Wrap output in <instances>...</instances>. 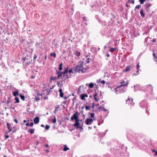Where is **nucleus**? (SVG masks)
Returning <instances> with one entry per match:
<instances>
[{
  "instance_id": "nucleus-1",
  "label": "nucleus",
  "mask_w": 157,
  "mask_h": 157,
  "mask_svg": "<svg viewBox=\"0 0 157 157\" xmlns=\"http://www.w3.org/2000/svg\"><path fill=\"white\" fill-rule=\"evenodd\" d=\"M83 62L80 61L78 62L75 67H74V70L76 72H78L79 73L81 71L82 73H84L86 72V68L83 67Z\"/></svg>"
},
{
  "instance_id": "nucleus-2",
  "label": "nucleus",
  "mask_w": 157,
  "mask_h": 157,
  "mask_svg": "<svg viewBox=\"0 0 157 157\" xmlns=\"http://www.w3.org/2000/svg\"><path fill=\"white\" fill-rule=\"evenodd\" d=\"M128 84V82H127L124 84H123L122 82H121V85H119L118 86L114 89V91L117 94L125 92L126 91V89L125 88H123L122 87L124 86H127Z\"/></svg>"
},
{
  "instance_id": "nucleus-3",
  "label": "nucleus",
  "mask_w": 157,
  "mask_h": 157,
  "mask_svg": "<svg viewBox=\"0 0 157 157\" xmlns=\"http://www.w3.org/2000/svg\"><path fill=\"white\" fill-rule=\"evenodd\" d=\"M140 106L142 107V108H146V112L147 113H148V106L147 105V102L146 100H144L141 101L139 104Z\"/></svg>"
},
{
  "instance_id": "nucleus-4",
  "label": "nucleus",
  "mask_w": 157,
  "mask_h": 157,
  "mask_svg": "<svg viewBox=\"0 0 157 157\" xmlns=\"http://www.w3.org/2000/svg\"><path fill=\"white\" fill-rule=\"evenodd\" d=\"M133 67L134 66L133 64H130L126 67L125 69L124 70V71L125 72H128L133 68Z\"/></svg>"
},
{
  "instance_id": "nucleus-5",
  "label": "nucleus",
  "mask_w": 157,
  "mask_h": 157,
  "mask_svg": "<svg viewBox=\"0 0 157 157\" xmlns=\"http://www.w3.org/2000/svg\"><path fill=\"white\" fill-rule=\"evenodd\" d=\"M71 75H63L62 77V80L60 81V82H62L63 81L64 82H65L66 80L69 78H71Z\"/></svg>"
},
{
  "instance_id": "nucleus-6",
  "label": "nucleus",
  "mask_w": 157,
  "mask_h": 157,
  "mask_svg": "<svg viewBox=\"0 0 157 157\" xmlns=\"http://www.w3.org/2000/svg\"><path fill=\"white\" fill-rule=\"evenodd\" d=\"M93 121V119L92 118L87 119L85 121V123L87 125L91 124Z\"/></svg>"
},
{
  "instance_id": "nucleus-7",
  "label": "nucleus",
  "mask_w": 157,
  "mask_h": 157,
  "mask_svg": "<svg viewBox=\"0 0 157 157\" xmlns=\"http://www.w3.org/2000/svg\"><path fill=\"white\" fill-rule=\"evenodd\" d=\"M39 122V118L37 117H36L34 119V122L35 124H36Z\"/></svg>"
},
{
  "instance_id": "nucleus-8",
  "label": "nucleus",
  "mask_w": 157,
  "mask_h": 157,
  "mask_svg": "<svg viewBox=\"0 0 157 157\" xmlns=\"http://www.w3.org/2000/svg\"><path fill=\"white\" fill-rule=\"evenodd\" d=\"M78 115H75V114H74L71 117V119L72 121L75 120L76 118H78Z\"/></svg>"
},
{
  "instance_id": "nucleus-9",
  "label": "nucleus",
  "mask_w": 157,
  "mask_h": 157,
  "mask_svg": "<svg viewBox=\"0 0 157 157\" xmlns=\"http://www.w3.org/2000/svg\"><path fill=\"white\" fill-rule=\"evenodd\" d=\"M56 74L59 78L61 77L63 75L62 72H60V71H58L57 70L56 71Z\"/></svg>"
},
{
  "instance_id": "nucleus-10",
  "label": "nucleus",
  "mask_w": 157,
  "mask_h": 157,
  "mask_svg": "<svg viewBox=\"0 0 157 157\" xmlns=\"http://www.w3.org/2000/svg\"><path fill=\"white\" fill-rule=\"evenodd\" d=\"M119 150L117 147H114L112 148L111 149V151L112 152H115V151H117Z\"/></svg>"
},
{
  "instance_id": "nucleus-11",
  "label": "nucleus",
  "mask_w": 157,
  "mask_h": 157,
  "mask_svg": "<svg viewBox=\"0 0 157 157\" xmlns=\"http://www.w3.org/2000/svg\"><path fill=\"white\" fill-rule=\"evenodd\" d=\"M59 96L61 98L63 97L64 94L62 92V90L61 88H60L59 90Z\"/></svg>"
},
{
  "instance_id": "nucleus-12",
  "label": "nucleus",
  "mask_w": 157,
  "mask_h": 157,
  "mask_svg": "<svg viewBox=\"0 0 157 157\" xmlns=\"http://www.w3.org/2000/svg\"><path fill=\"white\" fill-rule=\"evenodd\" d=\"M111 16H112L113 17V18H111V20L113 22L115 21L114 18L115 17V16L112 13H110V14H109V15L108 16V17L109 16L111 17Z\"/></svg>"
},
{
  "instance_id": "nucleus-13",
  "label": "nucleus",
  "mask_w": 157,
  "mask_h": 157,
  "mask_svg": "<svg viewBox=\"0 0 157 157\" xmlns=\"http://www.w3.org/2000/svg\"><path fill=\"white\" fill-rule=\"evenodd\" d=\"M80 123L76 122L74 124V126L76 127V129L79 128Z\"/></svg>"
},
{
  "instance_id": "nucleus-14",
  "label": "nucleus",
  "mask_w": 157,
  "mask_h": 157,
  "mask_svg": "<svg viewBox=\"0 0 157 157\" xmlns=\"http://www.w3.org/2000/svg\"><path fill=\"white\" fill-rule=\"evenodd\" d=\"M68 72V67H66L64 70V71H62V72L63 73V75H65Z\"/></svg>"
},
{
  "instance_id": "nucleus-15",
  "label": "nucleus",
  "mask_w": 157,
  "mask_h": 157,
  "mask_svg": "<svg viewBox=\"0 0 157 157\" xmlns=\"http://www.w3.org/2000/svg\"><path fill=\"white\" fill-rule=\"evenodd\" d=\"M40 95V94L38 93H37V96L35 97V101L38 102L40 99L39 96Z\"/></svg>"
},
{
  "instance_id": "nucleus-16",
  "label": "nucleus",
  "mask_w": 157,
  "mask_h": 157,
  "mask_svg": "<svg viewBox=\"0 0 157 157\" xmlns=\"http://www.w3.org/2000/svg\"><path fill=\"white\" fill-rule=\"evenodd\" d=\"M96 49V48L95 47L92 48L90 49V51L93 53H96L97 52Z\"/></svg>"
},
{
  "instance_id": "nucleus-17",
  "label": "nucleus",
  "mask_w": 157,
  "mask_h": 157,
  "mask_svg": "<svg viewBox=\"0 0 157 157\" xmlns=\"http://www.w3.org/2000/svg\"><path fill=\"white\" fill-rule=\"evenodd\" d=\"M64 148H63V151H66L68 150H69L70 149L68 148L66 145H63Z\"/></svg>"
},
{
  "instance_id": "nucleus-18",
  "label": "nucleus",
  "mask_w": 157,
  "mask_h": 157,
  "mask_svg": "<svg viewBox=\"0 0 157 157\" xmlns=\"http://www.w3.org/2000/svg\"><path fill=\"white\" fill-rule=\"evenodd\" d=\"M140 13L141 16L143 17H144L145 16V14L144 13L143 10V9H141L140 11Z\"/></svg>"
},
{
  "instance_id": "nucleus-19",
  "label": "nucleus",
  "mask_w": 157,
  "mask_h": 157,
  "mask_svg": "<svg viewBox=\"0 0 157 157\" xmlns=\"http://www.w3.org/2000/svg\"><path fill=\"white\" fill-rule=\"evenodd\" d=\"M59 107V105H57L55 107V110L53 111V113H54L56 114V112L58 111V109Z\"/></svg>"
},
{
  "instance_id": "nucleus-20",
  "label": "nucleus",
  "mask_w": 157,
  "mask_h": 157,
  "mask_svg": "<svg viewBox=\"0 0 157 157\" xmlns=\"http://www.w3.org/2000/svg\"><path fill=\"white\" fill-rule=\"evenodd\" d=\"M86 63H90V61L91 60V59H90L89 58H88L87 56L86 57Z\"/></svg>"
},
{
  "instance_id": "nucleus-21",
  "label": "nucleus",
  "mask_w": 157,
  "mask_h": 157,
  "mask_svg": "<svg viewBox=\"0 0 157 157\" xmlns=\"http://www.w3.org/2000/svg\"><path fill=\"white\" fill-rule=\"evenodd\" d=\"M145 6H146V9H148L149 7H150L151 6V4H149V3H147L145 5Z\"/></svg>"
},
{
  "instance_id": "nucleus-22",
  "label": "nucleus",
  "mask_w": 157,
  "mask_h": 157,
  "mask_svg": "<svg viewBox=\"0 0 157 157\" xmlns=\"http://www.w3.org/2000/svg\"><path fill=\"white\" fill-rule=\"evenodd\" d=\"M13 96H15V97H16L17 96L18 94V92L17 91H15L13 93Z\"/></svg>"
},
{
  "instance_id": "nucleus-23",
  "label": "nucleus",
  "mask_w": 157,
  "mask_h": 157,
  "mask_svg": "<svg viewBox=\"0 0 157 157\" xmlns=\"http://www.w3.org/2000/svg\"><path fill=\"white\" fill-rule=\"evenodd\" d=\"M62 66L63 64L62 63H61L60 64H59V69L60 71H61L63 69Z\"/></svg>"
},
{
  "instance_id": "nucleus-24",
  "label": "nucleus",
  "mask_w": 157,
  "mask_h": 157,
  "mask_svg": "<svg viewBox=\"0 0 157 157\" xmlns=\"http://www.w3.org/2000/svg\"><path fill=\"white\" fill-rule=\"evenodd\" d=\"M61 82V83L59 82H57V84L58 85V86L60 87L63 86L62 82Z\"/></svg>"
},
{
  "instance_id": "nucleus-25",
  "label": "nucleus",
  "mask_w": 157,
  "mask_h": 157,
  "mask_svg": "<svg viewBox=\"0 0 157 157\" xmlns=\"http://www.w3.org/2000/svg\"><path fill=\"white\" fill-rule=\"evenodd\" d=\"M50 55L51 56H53L54 58H56V53L54 52L51 53Z\"/></svg>"
},
{
  "instance_id": "nucleus-26",
  "label": "nucleus",
  "mask_w": 157,
  "mask_h": 157,
  "mask_svg": "<svg viewBox=\"0 0 157 157\" xmlns=\"http://www.w3.org/2000/svg\"><path fill=\"white\" fill-rule=\"evenodd\" d=\"M15 100H16V101L14 102L15 103H18L19 102V98L17 97H15Z\"/></svg>"
},
{
  "instance_id": "nucleus-27",
  "label": "nucleus",
  "mask_w": 157,
  "mask_h": 157,
  "mask_svg": "<svg viewBox=\"0 0 157 157\" xmlns=\"http://www.w3.org/2000/svg\"><path fill=\"white\" fill-rule=\"evenodd\" d=\"M81 99L82 100H85V98L83 94H82L80 95Z\"/></svg>"
},
{
  "instance_id": "nucleus-28",
  "label": "nucleus",
  "mask_w": 157,
  "mask_h": 157,
  "mask_svg": "<svg viewBox=\"0 0 157 157\" xmlns=\"http://www.w3.org/2000/svg\"><path fill=\"white\" fill-rule=\"evenodd\" d=\"M75 54L77 56H79L80 55V53L77 51H76Z\"/></svg>"
},
{
  "instance_id": "nucleus-29",
  "label": "nucleus",
  "mask_w": 157,
  "mask_h": 157,
  "mask_svg": "<svg viewBox=\"0 0 157 157\" xmlns=\"http://www.w3.org/2000/svg\"><path fill=\"white\" fill-rule=\"evenodd\" d=\"M21 98L23 101L25 100V97L24 95L20 94V95Z\"/></svg>"
},
{
  "instance_id": "nucleus-30",
  "label": "nucleus",
  "mask_w": 157,
  "mask_h": 157,
  "mask_svg": "<svg viewBox=\"0 0 157 157\" xmlns=\"http://www.w3.org/2000/svg\"><path fill=\"white\" fill-rule=\"evenodd\" d=\"M34 129L29 130L28 132L30 133L31 134H33L34 133Z\"/></svg>"
},
{
  "instance_id": "nucleus-31",
  "label": "nucleus",
  "mask_w": 157,
  "mask_h": 157,
  "mask_svg": "<svg viewBox=\"0 0 157 157\" xmlns=\"http://www.w3.org/2000/svg\"><path fill=\"white\" fill-rule=\"evenodd\" d=\"M94 85L92 82L90 83L89 85V87L90 88H92L93 87Z\"/></svg>"
},
{
  "instance_id": "nucleus-32",
  "label": "nucleus",
  "mask_w": 157,
  "mask_h": 157,
  "mask_svg": "<svg viewBox=\"0 0 157 157\" xmlns=\"http://www.w3.org/2000/svg\"><path fill=\"white\" fill-rule=\"evenodd\" d=\"M116 49V48H110V51L112 52V53H113L114 51Z\"/></svg>"
},
{
  "instance_id": "nucleus-33",
  "label": "nucleus",
  "mask_w": 157,
  "mask_h": 157,
  "mask_svg": "<svg viewBox=\"0 0 157 157\" xmlns=\"http://www.w3.org/2000/svg\"><path fill=\"white\" fill-rule=\"evenodd\" d=\"M108 130H106L105 132H101V134H100V136H105V134H106V132Z\"/></svg>"
},
{
  "instance_id": "nucleus-34",
  "label": "nucleus",
  "mask_w": 157,
  "mask_h": 157,
  "mask_svg": "<svg viewBox=\"0 0 157 157\" xmlns=\"http://www.w3.org/2000/svg\"><path fill=\"white\" fill-rule=\"evenodd\" d=\"M53 117L54 119H52V121L54 123H55L56 122V117L55 116H53Z\"/></svg>"
},
{
  "instance_id": "nucleus-35",
  "label": "nucleus",
  "mask_w": 157,
  "mask_h": 157,
  "mask_svg": "<svg viewBox=\"0 0 157 157\" xmlns=\"http://www.w3.org/2000/svg\"><path fill=\"white\" fill-rule=\"evenodd\" d=\"M141 7V5H137L136 7H135V11H136V9H139L140 8V7Z\"/></svg>"
},
{
  "instance_id": "nucleus-36",
  "label": "nucleus",
  "mask_w": 157,
  "mask_h": 157,
  "mask_svg": "<svg viewBox=\"0 0 157 157\" xmlns=\"http://www.w3.org/2000/svg\"><path fill=\"white\" fill-rule=\"evenodd\" d=\"M89 114L90 115V117H91V118H94V113H89Z\"/></svg>"
},
{
  "instance_id": "nucleus-37",
  "label": "nucleus",
  "mask_w": 157,
  "mask_h": 157,
  "mask_svg": "<svg viewBox=\"0 0 157 157\" xmlns=\"http://www.w3.org/2000/svg\"><path fill=\"white\" fill-rule=\"evenodd\" d=\"M82 20L83 21H87V18L86 17H82Z\"/></svg>"
},
{
  "instance_id": "nucleus-38",
  "label": "nucleus",
  "mask_w": 157,
  "mask_h": 157,
  "mask_svg": "<svg viewBox=\"0 0 157 157\" xmlns=\"http://www.w3.org/2000/svg\"><path fill=\"white\" fill-rule=\"evenodd\" d=\"M56 77L55 76H54V77H51V78H50V80H53V81H54L55 80H56Z\"/></svg>"
},
{
  "instance_id": "nucleus-39",
  "label": "nucleus",
  "mask_w": 157,
  "mask_h": 157,
  "mask_svg": "<svg viewBox=\"0 0 157 157\" xmlns=\"http://www.w3.org/2000/svg\"><path fill=\"white\" fill-rule=\"evenodd\" d=\"M7 128L9 129H10V128H11L10 126L11 125L10 124H9L8 123H7Z\"/></svg>"
},
{
  "instance_id": "nucleus-40",
  "label": "nucleus",
  "mask_w": 157,
  "mask_h": 157,
  "mask_svg": "<svg viewBox=\"0 0 157 157\" xmlns=\"http://www.w3.org/2000/svg\"><path fill=\"white\" fill-rule=\"evenodd\" d=\"M49 128H50V126L49 125H46L45 127V128L46 129L48 130L49 129Z\"/></svg>"
},
{
  "instance_id": "nucleus-41",
  "label": "nucleus",
  "mask_w": 157,
  "mask_h": 157,
  "mask_svg": "<svg viewBox=\"0 0 157 157\" xmlns=\"http://www.w3.org/2000/svg\"><path fill=\"white\" fill-rule=\"evenodd\" d=\"M101 108H102V109L104 110V111H105L107 110V109H105L104 107H99V109H100Z\"/></svg>"
},
{
  "instance_id": "nucleus-42",
  "label": "nucleus",
  "mask_w": 157,
  "mask_h": 157,
  "mask_svg": "<svg viewBox=\"0 0 157 157\" xmlns=\"http://www.w3.org/2000/svg\"><path fill=\"white\" fill-rule=\"evenodd\" d=\"M73 70V69H71L69 70L68 72H69V73L70 74L71 73H73V72L72 71Z\"/></svg>"
},
{
  "instance_id": "nucleus-43",
  "label": "nucleus",
  "mask_w": 157,
  "mask_h": 157,
  "mask_svg": "<svg viewBox=\"0 0 157 157\" xmlns=\"http://www.w3.org/2000/svg\"><path fill=\"white\" fill-rule=\"evenodd\" d=\"M85 108L86 110H87L89 109L90 107L89 106L86 105L85 106Z\"/></svg>"
},
{
  "instance_id": "nucleus-44",
  "label": "nucleus",
  "mask_w": 157,
  "mask_h": 157,
  "mask_svg": "<svg viewBox=\"0 0 157 157\" xmlns=\"http://www.w3.org/2000/svg\"><path fill=\"white\" fill-rule=\"evenodd\" d=\"M139 2H140V4H143L144 2V0H139Z\"/></svg>"
},
{
  "instance_id": "nucleus-45",
  "label": "nucleus",
  "mask_w": 157,
  "mask_h": 157,
  "mask_svg": "<svg viewBox=\"0 0 157 157\" xmlns=\"http://www.w3.org/2000/svg\"><path fill=\"white\" fill-rule=\"evenodd\" d=\"M75 120V121L76 122H79L80 121V120L78 119V118H76Z\"/></svg>"
},
{
  "instance_id": "nucleus-46",
  "label": "nucleus",
  "mask_w": 157,
  "mask_h": 157,
  "mask_svg": "<svg viewBox=\"0 0 157 157\" xmlns=\"http://www.w3.org/2000/svg\"><path fill=\"white\" fill-rule=\"evenodd\" d=\"M95 100L97 101H98L99 100V99L97 98L96 97H94Z\"/></svg>"
},
{
  "instance_id": "nucleus-47",
  "label": "nucleus",
  "mask_w": 157,
  "mask_h": 157,
  "mask_svg": "<svg viewBox=\"0 0 157 157\" xmlns=\"http://www.w3.org/2000/svg\"><path fill=\"white\" fill-rule=\"evenodd\" d=\"M37 58V56H36V55H34L33 60H35Z\"/></svg>"
},
{
  "instance_id": "nucleus-48",
  "label": "nucleus",
  "mask_w": 157,
  "mask_h": 157,
  "mask_svg": "<svg viewBox=\"0 0 157 157\" xmlns=\"http://www.w3.org/2000/svg\"><path fill=\"white\" fill-rule=\"evenodd\" d=\"M14 121L16 122V123L17 124L18 123V121L16 118L14 119Z\"/></svg>"
},
{
  "instance_id": "nucleus-49",
  "label": "nucleus",
  "mask_w": 157,
  "mask_h": 157,
  "mask_svg": "<svg viewBox=\"0 0 157 157\" xmlns=\"http://www.w3.org/2000/svg\"><path fill=\"white\" fill-rule=\"evenodd\" d=\"M33 125V122H32L29 124V126H32Z\"/></svg>"
},
{
  "instance_id": "nucleus-50",
  "label": "nucleus",
  "mask_w": 157,
  "mask_h": 157,
  "mask_svg": "<svg viewBox=\"0 0 157 157\" xmlns=\"http://www.w3.org/2000/svg\"><path fill=\"white\" fill-rule=\"evenodd\" d=\"M131 101H132V103L131 102V103L132 105H134V103L133 102V99H131Z\"/></svg>"
},
{
  "instance_id": "nucleus-51",
  "label": "nucleus",
  "mask_w": 157,
  "mask_h": 157,
  "mask_svg": "<svg viewBox=\"0 0 157 157\" xmlns=\"http://www.w3.org/2000/svg\"><path fill=\"white\" fill-rule=\"evenodd\" d=\"M105 157H111V156L110 155H105Z\"/></svg>"
},
{
  "instance_id": "nucleus-52",
  "label": "nucleus",
  "mask_w": 157,
  "mask_h": 157,
  "mask_svg": "<svg viewBox=\"0 0 157 157\" xmlns=\"http://www.w3.org/2000/svg\"><path fill=\"white\" fill-rule=\"evenodd\" d=\"M22 60L25 61H26V59H26V58L24 57L22 59Z\"/></svg>"
},
{
  "instance_id": "nucleus-53",
  "label": "nucleus",
  "mask_w": 157,
  "mask_h": 157,
  "mask_svg": "<svg viewBox=\"0 0 157 157\" xmlns=\"http://www.w3.org/2000/svg\"><path fill=\"white\" fill-rule=\"evenodd\" d=\"M156 41V39H153L152 40V42L153 43H154Z\"/></svg>"
},
{
  "instance_id": "nucleus-54",
  "label": "nucleus",
  "mask_w": 157,
  "mask_h": 157,
  "mask_svg": "<svg viewBox=\"0 0 157 157\" xmlns=\"http://www.w3.org/2000/svg\"><path fill=\"white\" fill-rule=\"evenodd\" d=\"M130 2L131 3H132V4H134L135 3L134 1V0H132V1L131 0L130 1Z\"/></svg>"
},
{
  "instance_id": "nucleus-55",
  "label": "nucleus",
  "mask_w": 157,
  "mask_h": 157,
  "mask_svg": "<svg viewBox=\"0 0 157 157\" xmlns=\"http://www.w3.org/2000/svg\"><path fill=\"white\" fill-rule=\"evenodd\" d=\"M101 83L103 84H104L105 83V81L104 80H102L101 81Z\"/></svg>"
},
{
  "instance_id": "nucleus-56",
  "label": "nucleus",
  "mask_w": 157,
  "mask_h": 157,
  "mask_svg": "<svg viewBox=\"0 0 157 157\" xmlns=\"http://www.w3.org/2000/svg\"><path fill=\"white\" fill-rule=\"evenodd\" d=\"M153 56L154 58H156V54L155 53H153Z\"/></svg>"
},
{
  "instance_id": "nucleus-57",
  "label": "nucleus",
  "mask_w": 157,
  "mask_h": 157,
  "mask_svg": "<svg viewBox=\"0 0 157 157\" xmlns=\"http://www.w3.org/2000/svg\"><path fill=\"white\" fill-rule=\"evenodd\" d=\"M140 67V66L139 65V64L138 63L137 65V69H139V67Z\"/></svg>"
},
{
  "instance_id": "nucleus-58",
  "label": "nucleus",
  "mask_w": 157,
  "mask_h": 157,
  "mask_svg": "<svg viewBox=\"0 0 157 157\" xmlns=\"http://www.w3.org/2000/svg\"><path fill=\"white\" fill-rule=\"evenodd\" d=\"M79 114V113L78 112V111H76V113L74 114H75V115H77Z\"/></svg>"
},
{
  "instance_id": "nucleus-59",
  "label": "nucleus",
  "mask_w": 157,
  "mask_h": 157,
  "mask_svg": "<svg viewBox=\"0 0 157 157\" xmlns=\"http://www.w3.org/2000/svg\"><path fill=\"white\" fill-rule=\"evenodd\" d=\"M84 96V97H85H85H88V95L87 94H83Z\"/></svg>"
},
{
  "instance_id": "nucleus-60",
  "label": "nucleus",
  "mask_w": 157,
  "mask_h": 157,
  "mask_svg": "<svg viewBox=\"0 0 157 157\" xmlns=\"http://www.w3.org/2000/svg\"><path fill=\"white\" fill-rule=\"evenodd\" d=\"M94 103H92V106H91V107L92 108H94Z\"/></svg>"
},
{
  "instance_id": "nucleus-61",
  "label": "nucleus",
  "mask_w": 157,
  "mask_h": 157,
  "mask_svg": "<svg viewBox=\"0 0 157 157\" xmlns=\"http://www.w3.org/2000/svg\"><path fill=\"white\" fill-rule=\"evenodd\" d=\"M131 98H128V99L127 100H126V102H127H127H128V101H130V99H131Z\"/></svg>"
},
{
  "instance_id": "nucleus-62",
  "label": "nucleus",
  "mask_w": 157,
  "mask_h": 157,
  "mask_svg": "<svg viewBox=\"0 0 157 157\" xmlns=\"http://www.w3.org/2000/svg\"><path fill=\"white\" fill-rule=\"evenodd\" d=\"M56 80L57 79H59L60 78L58 76H57V77H56Z\"/></svg>"
},
{
  "instance_id": "nucleus-63",
  "label": "nucleus",
  "mask_w": 157,
  "mask_h": 157,
  "mask_svg": "<svg viewBox=\"0 0 157 157\" xmlns=\"http://www.w3.org/2000/svg\"><path fill=\"white\" fill-rule=\"evenodd\" d=\"M5 137L6 139L8 138L9 137L8 135H5Z\"/></svg>"
},
{
  "instance_id": "nucleus-64",
  "label": "nucleus",
  "mask_w": 157,
  "mask_h": 157,
  "mask_svg": "<svg viewBox=\"0 0 157 157\" xmlns=\"http://www.w3.org/2000/svg\"><path fill=\"white\" fill-rule=\"evenodd\" d=\"M16 131H17V129H15L14 130H13L12 131V133H15V132H16Z\"/></svg>"
}]
</instances>
